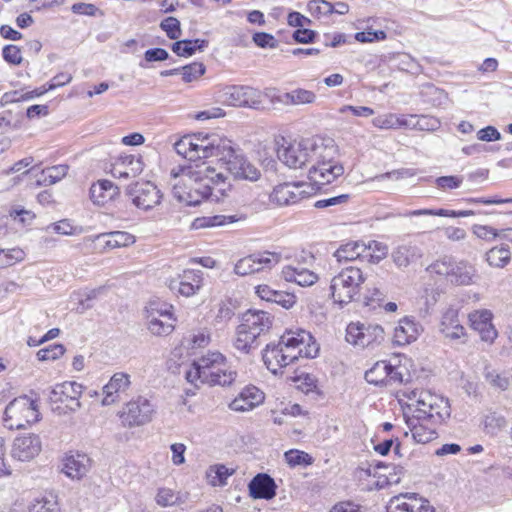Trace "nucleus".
<instances>
[{"label":"nucleus","instance_id":"obj_1","mask_svg":"<svg viewBox=\"0 0 512 512\" xmlns=\"http://www.w3.org/2000/svg\"><path fill=\"white\" fill-rule=\"evenodd\" d=\"M277 142L278 159L292 169L309 167L308 178L317 185H327L342 176L344 167L336 161L337 147L332 139H303Z\"/></svg>","mask_w":512,"mask_h":512},{"label":"nucleus","instance_id":"obj_2","mask_svg":"<svg viewBox=\"0 0 512 512\" xmlns=\"http://www.w3.org/2000/svg\"><path fill=\"white\" fill-rule=\"evenodd\" d=\"M365 282V276L358 267L343 268L331 279L330 290L335 303L348 304L355 300Z\"/></svg>","mask_w":512,"mask_h":512},{"label":"nucleus","instance_id":"obj_3","mask_svg":"<svg viewBox=\"0 0 512 512\" xmlns=\"http://www.w3.org/2000/svg\"><path fill=\"white\" fill-rule=\"evenodd\" d=\"M216 169L211 166L206 167V178H209L213 186L209 184L193 185L189 190H181L179 184H173V195L178 201L183 202L190 206H196L201 203L203 199L215 197L218 200V195L215 192L224 195V190L218 186L224 182V175L221 171L215 173Z\"/></svg>","mask_w":512,"mask_h":512},{"label":"nucleus","instance_id":"obj_4","mask_svg":"<svg viewBox=\"0 0 512 512\" xmlns=\"http://www.w3.org/2000/svg\"><path fill=\"white\" fill-rule=\"evenodd\" d=\"M279 340L288 365L299 358H315L319 353V345L313 336L303 329L286 331Z\"/></svg>","mask_w":512,"mask_h":512},{"label":"nucleus","instance_id":"obj_5","mask_svg":"<svg viewBox=\"0 0 512 512\" xmlns=\"http://www.w3.org/2000/svg\"><path fill=\"white\" fill-rule=\"evenodd\" d=\"M157 413V406L152 399L139 395L124 404L119 411V418L124 427L134 428L152 422Z\"/></svg>","mask_w":512,"mask_h":512},{"label":"nucleus","instance_id":"obj_6","mask_svg":"<svg viewBox=\"0 0 512 512\" xmlns=\"http://www.w3.org/2000/svg\"><path fill=\"white\" fill-rule=\"evenodd\" d=\"M40 413L36 402L27 396L12 400L5 409L4 423L9 429H23L39 420Z\"/></svg>","mask_w":512,"mask_h":512},{"label":"nucleus","instance_id":"obj_7","mask_svg":"<svg viewBox=\"0 0 512 512\" xmlns=\"http://www.w3.org/2000/svg\"><path fill=\"white\" fill-rule=\"evenodd\" d=\"M224 356L220 352H212L194 361L186 372V379L196 385L197 381L210 385L220 384Z\"/></svg>","mask_w":512,"mask_h":512},{"label":"nucleus","instance_id":"obj_8","mask_svg":"<svg viewBox=\"0 0 512 512\" xmlns=\"http://www.w3.org/2000/svg\"><path fill=\"white\" fill-rule=\"evenodd\" d=\"M226 171L235 180L255 182L260 179V170L251 163L238 146L226 145Z\"/></svg>","mask_w":512,"mask_h":512},{"label":"nucleus","instance_id":"obj_9","mask_svg":"<svg viewBox=\"0 0 512 512\" xmlns=\"http://www.w3.org/2000/svg\"><path fill=\"white\" fill-rule=\"evenodd\" d=\"M126 195L138 209L148 211L158 206L162 200V193L150 181H137L126 188Z\"/></svg>","mask_w":512,"mask_h":512},{"label":"nucleus","instance_id":"obj_10","mask_svg":"<svg viewBox=\"0 0 512 512\" xmlns=\"http://www.w3.org/2000/svg\"><path fill=\"white\" fill-rule=\"evenodd\" d=\"M83 392V386L76 382H63L57 384L49 394V401L53 407V410H59L61 407L58 404H65L64 412H75L81 407L79 401Z\"/></svg>","mask_w":512,"mask_h":512},{"label":"nucleus","instance_id":"obj_11","mask_svg":"<svg viewBox=\"0 0 512 512\" xmlns=\"http://www.w3.org/2000/svg\"><path fill=\"white\" fill-rule=\"evenodd\" d=\"M384 340V329L378 324L350 323L346 329V341L355 346L368 347Z\"/></svg>","mask_w":512,"mask_h":512},{"label":"nucleus","instance_id":"obj_12","mask_svg":"<svg viewBox=\"0 0 512 512\" xmlns=\"http://www.w3.org/2000/svg\"><path fill=\"white\" fill-rule=\"evenodd\" d=\"M279 260V254L274 252L264 251L251 254L240 259L235 264L234 272L240 276L249 275L264 269H270L272 266L276 265Z\"/></svg>","mask_w":512,"mask_h":512},{"label":"nucleus","instance_id":"obj_13","mask_svg":"<svg viewBox=\"0 0 512 512\" xmlns=\"http://www.w3.org/2000/svg\"><path fill=\"white\" fill-rule=\"evenodd\" d=\"M305 186L303 182H285L273 188L269 196L271 203L277 206L294 205L310 195L309 192L302 189Z\"/></svg>","mask_w":512,"mask_h":512},{"label":"nucleus","instance_id":"obj_14","mask_svg":"<svg viewBox=\"0 0 512 512\" xmlns=\"http://www.w3.org/2000/svg\"><path fill=\"white\" fill-rule=\"evenodd\" d=\"M226 105L258 109L261 95L258 90L249 86L226 85Z\"/></svg>","mask_w":512,"mask_h":512},{"label":"nucleus","instance_id":"obj_15","mask_svg":"<svg viewBox=\"0 0 512 512\" xmlns=\"http://www.w3.org/2000/svg\"><path fill=\"white\" fill-rule=\"evenodd\" d=\"M387 512H436L428 500L415 493L399 494L390 499Z\"/></svg>","mask_w":512,"mask_h":512},{"label":"nucleus","instance_id":"obj_16","mask_svg":"<svg viewBox=\"0 0 512 512\" xmlns=\"http://www.w3.org/2000/svg\"><path fill=\"white\" fill-rule=\"evenodd\" d=\"M202 272L200 270H184L181 275L169 282L171 291L190 297L195 295L202 286Z\"/></svg>","mask_w":512,"mask_h":512},{"label":"nucleus","instance_id":"obj_17","mask_svg":"<svg viewBox=\"0 0 512 512\" xmlns=\"http://www.w3.org/2000/svg\"><path fill=\"white\" fill-rule=\"evenodd\" d=\"M274 318L263 310H247L242 314L240 324L250 330L256 338L269 332Z\"/></svg>","mask_w":512,"mask_h":512},{"label":"nucleus","instance_id":"obj_18","mask_svg":"<svg viewBox=\"0 0 512 512\" xmlns=\"http://www.w3.org/2000/svg\"><path fill=\"white\" fill-rule=\"evenodd\" d=\"M492 313L489 310H478L469 314V321L473 330L478 332L482 341L493 343L498 332L492 324Z\"/></svg>","mask_w":512,"mask_h":512},{"label":"nucleus","instance_id":"obj_19","mask_svg":"<svg viewBox=\"0 0 512 512\" xmlns=\"http://www.w3.org/2000/svg\"><path fill=\"white\" fill-rule=\"evenodd\" d=\"M249 495L253 499L271 500L276 496L277 485L267 473H258L248 484Z\"/></svg>","mask_w":512,"mask_h":512},{"label":"nucleus","instance_id":"obj_20","mask_svg":"<svg viewBox=\"0 0 512 512\" xmlns=\"http://www.w3.org/2000/svg\"><path fill=\"white\" fill-rule=\"evenodd\" d=\"M41 450V441L39 436L29 434L17 437L14 440L12 456L20 461H29L34 458Z\"/></svg>","mask_w":512,"mask_h":512},{"label":"nucleus","instance_id":"obj_21","mask_svg":"<svg viewBox=\"0 0 512 512\" xmlns=\"http://www.w3.org/2000/svg\"><path fill=\"white\" fill-rule=\"evenodd\" d=\"M264 393L255 386H246L229 404L231 410L245 412L252 410L264 401Z\"/></svg>","mask_w":512,"mask_h":512},{"label":"nucleus","instance_id":"obj_22","mask_svg":"<svg viewBox=\"0 0 512 512\" xmlns=\"http://www.w3.org/2000/svg\"><path fill=\"white\" fill-rule=\"evenodd\" d=\"M194 141L197 144V154L200 159L213 156H220L224 150L222 146V138L219 135L198 132L193 134Z\"/></svg>","mask_w":512,"mask_h":512},{"label":"nucleus","instance_id":"obj_23","mask_svg":"<svg viewBox=\"0 0 512 512\" xmlns=\"http://www.w3.org/2000/svg\"><path fill=\"white\" fill-rule=\"evenodd\" d=\"M131 384L130 376L123 372L115 373L103 387L102 405L109 406L119 401V393L125 392Z\"/></svg>","mask_w":512,"mask_h":512},{"label":"nucleus","instance_id":"obj_24","mask_svg":"<svg viewBox=\"0 0 512 512\" xmlns=\"http://www.w3.org/2000/svg\"><path fill=\"white\" fill-rule=\"evenodd\" d=\"M96 241L102 243V250L104 251L129 246L135 242V237L125 231H113L84 238L85 243Z\"/></svg>","mask_w":512,"mask_h":512},{"label":"nucleus","instance_id":"obj_25","mask_svg":"<svg viewBox=\"0 0 512 512\" xmlns=\"http://www.w3.org/2000/svg\"><path fill=\"white\" fill-rule=\"evenodd\" d=\"M91 467V459L84 453L66 455L62 471L71 479H81Z\"/></svg>","mask_w":512,"mask_h":512},{"label":"nucleus","instance_id":"obj_26","mask_svg":"<svg viewBox=\"0 0 512 512\" xmlns=\"http://www.w3.org/2000/svg\"><path fill=\"white\" fill-rule=\"evenodd\" d=\"M282 277L285 281L294 282L302 287L311 286L318 280V275L301 263L285 266L282 269Z\"/></svg>","mask_w":512,"mask_h":512},{"label":"nucleus","instance_id":"obj_27","mask_svg":"<svg viewBox=\"0 0 512 512\" xmlns=\"http://www.w3.org/2000/svg\"><path fill=\"white\" fill-rule=\"evenodd\" d=\"M142 171L143 162L140 157L134 155L121 157L111 169V173L115 178L136 177Z\"/></svg>","mask_w":512,"mask_h":512},{"label":"nucleus","instance_id":"obj_28","mask_svg":"<svg viewBox=\"0 0 512 512\" xmlns=\"http://www.w3.org/2000/svg\"><path fill=\"white\" fill-rule=\"evenodd\" d=\"M262 359L267 369L273 374H277L283 367L288 366L280 340L276 344L271 343L266 345L262 352Z\"/></svg>","mask_w":512,"mask_h":512},{"label":"nucleus","instance_id":"obj_29","mask_svg":"<svg viewBox=\"0 0 512 512\" xmlns=\"http://www.w3.org/2000/svg\"><path fill=\"white\" fill-rule=\"evenodd\" d=\"M420 247L412 243H403L394 248L391 256L398 268H406L422 257Z\"/></svg>","mask_w":512,"mask_h":512},{"label":"nucleus","instance_id":"obj_30","mask_svg":"<svg viewBox=\"0 0 512 512\" xmlns=\"http://www.w3.org/2000/svg\"><path fill=\"white\" fill-rule=\"evenodd\" d=\"M419 335V325L413 318L404 317L394 329V343L403 346L415 341Z\"/></svg>","mask_w":512,"mask_h":512},{"label":"nucleus","instance_id":"obj_31","mask_svg":"<svg viewBox=\"0 0 512 512\" xmlns=\"http://www.w3.org/2000/svg\"><path fill=\"white\" fill-rule=\"evenodd\" d=\"M171 186L179 184L181 190H189L193 185H199L201 179L200 172L192 166H177L170 172Z\"/></svg>","mask_w":512,"mask_h":512},{"label":"nucleus","instance_id":"obj_32","mask_svg":"<svg viewBox=\"0 0 512 512\" xmlns=\"http://www.w3.org/2000/svg\"><path fill=\"white\" fill-rule=\"evenodd\" d=\"M427 419H418L417 417L408 416L406 423L412 433L414 440L418 443H428L437 437V433L433 427L426 426L423 422Z\"/></svg>","mask_w":512,"mask_h":512},{"label":"nucleus","instance_id":"obj_33","mask_svg":"<svg viewBox=\"0 0 512 512\" xmlns=\"http://www.w3.org/2000/svg\"><path fill=\"white\" fill-rule=\"evenodd\" d=\"M453 271L450 273L449 281L456 285H469L476 276V270L473 265L467 261L454 260Z\"/></svg>","mask_w":512,"mask_h":512},{"label":"nucleus","instance_id":"obj_34","mask_svg":"<svg viewBox=\"0 0 512 512\" xmlns=\"http://www.w3.org/2000/svg\"><path fill=\"white\" fill-rule=\"evenodd\" d=\"M117 194V187L109 180H99L90 188V198L95 204L104 205Z\"/></svg>","mask_w":512,"mask_h":512},{"label":"nucleus","instance_id":"obj_35","mask_svg":"<svg viewBox=\"0 0 512 512\" xmlns=\"http://www.w3.org/2000/svg\"><path fill=\"white\" fill-rule=\"evenodd\" d=\"M427 396H434L429 391H412L409 395V399L411 401H415V404L409 405V410L412 409V406H414V410L412 411L411 417H417L418 419H427V416L429 414V410L432 405V401L427 400L429 399Z\"/></svg>","mask_w":512,"mask_h":512},{"label":"nucleus","instance_id":"obj_36","mask_svg":"<svg viewBox=\"0 0 512 512\" xmlns=\"http://www.w3.org/2000/svg\"><path fill=\"white\" fill-rule=\"evenodd\" d=\"M441 332L446 338L460 339L465 334L464 327L459 323L455 310L447 311L442 318Z\"/></svg>","mask_w":512,"mask_h":512},{"label":"nucleus","instance_id":"obj_37","mask_svg":"<svg viewBox=\"0 0 512 512\" xmlns=\"http://www.w3.org/2000/svg\"><path fill=\"white\" fill-rule=\"evenodd\" d=\"M366 253V244L361 241H351L341 245L334 253L338 262L352 261Z\"/></svg>","mask_w":512,"mask_h":512},{"label":"nucleus","instance_id":"obj_38","mask_svg":"<svg viewBox=\"0 0 512 512\" xmlns=\"http://www.w3.org/2000/svg\"><path fill=\"white\" fill-rule=\"evenodd\" d=\"M427 397L429 398L428 400L432 401V405L427 416L428 420H431L434 423H442L450 417V406L447 399L435 394L434 396Z\"/></svg>","mask_w":512,"mask_h":512},{"label":"nucleus","instance_id":"obj_39","mask_svg":"<svg viewBox=\"0 0 512 512\" xmlns=\"http://www.w3.org/2000/svg\"><path fill=\"white\" fill-rule=\"evenodd\" d=\"M233 346L238 351L248 354L251 350L258 347V342L257 338L252 335L250 330H247L244 326L239 324L236 329Z\"/></svg>","mask_w":512,"mask_h":512},{"label":"nucleus","instance_id":"obj_40","mask_svg":"<svg viewBox=\"0 0 512 512\" xmlns=\"http://www.w3.org/2000/svg\"><path fill=\"white\" fill-rule=\"evenodd\" d=\"M420 95L424 102L435 107L442 106L447 101V93L432 83L422 85Z\"/></svg>","mask_w":512,"mask_h":512},{"label":"nucleus","instance_id":"obj_41","mask_svg":"<svg viewBox=\"0 0 512 512\" xmlns=\"http://www.w3.org/2000/svg\"><path fill=\"white\" fill-rule=\"evenodd\" d=\"M207 42L202 39L195 40H180L172 44V51L180 57H190L197 50H202L206 46Z\"/></svg>","mask_w":512,"mask_h":512},{"label":"nucleus","instance_id":"obj_42","mask_svg":"<svg viewBox=\"0 0 512 512\" xmlns=\"http://www.w3.org/2000/svg\"><path fill=\"white\" fill-rule=\"evenodd\" d=\"M174 148L179 155L189 161L200 160V155L197 154V144L192 135L183 136L174 144Z\"/></svg>","mask_w":512,"mask_h":512},{"label":"nucleus","instance_id":"obj_43","mask_svg":"<svg viewBox=\"0 0 512 512\" xmlns=\"http://www.w3.org/2000/svg\"><path fill=\"white\" fill-rule=\"evenodd\" d=\"M176 319L158 318L155 315H148V329L156 336H167L175 328Z\"/></svg>","mask_w":512,"mask_h":512},{"label":"nucleus","instance_id":"obj_44","mask_svg":"<svg viewBox=\"0 0 512 512\" xmlns=\"http://www.w3.org/2000/svg\"><path fill=\"white\" fill-rule=\"evenodd\" d=\"M511 260V253L509 246L501 245L500 247H493L486 253V261L492 267L503 268Z\"/></svg>","mask_w":512,"mask_h":512},{"label":"nucleus","instance_id":"obj_45","mask_svg":"<svg viewBox=\"0 0 512 512\" xmlns=\"http://www.w3.org/2000/svg\"><path fill=\"white\" fill-rule=\"evenodd\" d=\"M477 212L472 210H449V209H418L409 211L404 214V216H423V215H432V216H442V217H467L471 215H475Z\"/></svg>","mask_w":512,"mask_h":512},{"label":"nucleus","instance_id":"obj_46","mask_svg":"<svg viewBox=\"0 0 512 512\" xmlns=\"http://www.w3.org/2000/svg\"><path fill=\"white\" fill-rule=\"evenodd\" d=\"M388 362L378 361L365 373V380L376 386H385Z\"/></svg>","mask_w":512,"mask_h":512},{"label":"nucleus","instance_id":"obj_47","mask_svg":"<svg viewBox=\"0 0 512 512\" xmlns=\"http://www.w3.org/2000/svg\"><path fill=\"white\" fill-rule=\"evenodd\" d=\"M68 172L67 165H56L48 167L41 172V177L37 180L38 185H52L60 181Z\"/></svg>","mask_w":512,"mask_h":512},{"label":"nucleus","instance_id":"obj_48","mask_svg":"<svg viewBox=\"0 0 512 512\" xmlns=\"http://www.w3.org/2000/svg\"><path fill=\"white\" fill-rule=\"evenodd\" d=\"M30 512H60L59 504L54 495H43L31 503Z\"/></svg>","mask_w":512,"mask_h":512},{"label":"nucleus","instance_id":"obj_49","mask_svg":"<svg viewBox=\"0 0 512 512\" xmlns=\"http://www.w3.org/2000/svg\"><path fill=\"white\" fill-rule=\"evenodd\" d=\"M210 342V335L205 329L193 331L183 339L182 345L188 350L203 348Z\"/></svg>","mask_w":512,"mask_h":512},{"label":"nucleus","instance_id":"obj_50","mask_svg":"<svg viewBox=\"0 0 512 512\" xmlns=\"http://www.w3.org/2000/svg\"><path fill=\"white\" fill-rule=\"evenodd\" d=\"M454 260L450 256H444L427 267V271L431 274L445 276L448 280L450 273L453 271Z\"/></svg>","mask_w":512,"mask_h":512},{"label":"nucleus","instance_id":"obj_51","mask_svg":"<svg viewBox=\"0 0 512 512\" xmlns=\"http://www.w3.org/2000/svg\"><path fill=\"white\" fill-rule=\"evenodd\" d=\"M387 254L388 247L382 242L373 240L366 244V253H364V257H368L370 262L378 263L383 260Z\"/></svg>","mask_w":512,"mask_h":512},{"label":"nucleus","instance_id":"obj_52","mask_svg":"<svg viewBox=\"0 0 512 512\" xmlns=\"http://www.w3.org/2000/svg\"><path fill=\"white\" fill-rule=\"evenodd\" d=\"M483 424L487 433L497 434L507 426V420L503 415L491 412L485 416Z\"/></svg>","mask_w":512,"mask_h":512},{"label":"nucleus","instance_id":"obj_53","mask_svg":"<svg viewBox=\"0 0 512 512\" xmlns=\"http://www.w3.org/2000/svg\"><path fill=\"white\" fill-rule=\"evenodd\" d=\"M284 457L290 467H306L313 463V458L308 453L296 449L285 452Z\"/></svg>","mask_w":512,"mask_h":512},{"label":"nucleus","instance_id":"obj_54","mask_svg":"<svg viewBox=\"0 0 512 512\" xmlns=\"http://www.w3.org/2000/svg\"><path fill=\"white\" fill-rule=\"evenodd\" d=\"M156 503L162 507L172 506L184 503V499L179 493H175L169 488H160L156 495Z\"/></svg>","mask_w":512,"mask_h":512},{"label":"nucleus","instance_id":"obj_55","mask_svg":"<svg viewBox=\"0 0 512 512\" xmlns=\"http://www.w3.org/2000/svg\"><path fill=\"white\" fill-rule=\"evenodd\" d=\"M485 379L490 386L501 391L507 390L511 382L510 377L505 372L488 371L485 373Z\"/></svg>","mask_w":512,"mask_h":512},{"label":"nucleus","instance_id":"obj_56","mask_svg":"<svg viewBox=\"0 0 512 512\" xmlns=\"http://www.w3.org/2000/svg\"><path fill=\"white\" fill-rule=\"evenodd\" d=\"M23 259L24 251L20 248H13L10 250L0 249V268L9 267Z\"/></svg>","mask_w":512,"mask_h":512},{"label":"nucleus","instance_id":"obj_57","mask_svg":"<svg viewBox=\"0 0 512 512\" xmlns=\"http://www.w3.org/2000/svg\"><path fill=\"white\" fill-rule=\"evenodd\" d=\"M377 468H384L387 470V473L384 474L386 477V483L388 485L398 484L401 480V477L404 475V468L401 465L394 464H377Z\"/></svg>","mask_w":512,"mask_h":512},{"label":"nucleus","instance_id":"obj_58","mask_svg":"<svg viewBox=\"0 0 512 512\" xmlns=\"http://www.w3.org/2000/svg\"><path fill=\"white\" fill-rule=\"evenodd\" d=\"M205 72V67L202 63L194 62L191 64H188L182 68H180V73L182 74L183 81L189 83L197 78H199L201 75H203Z\"/></svg>","mask_w":512,"mask_h":512},{"label":"nucleus","instance_id":"obj_59","mask_svg":"<svg viewBox=\"0 0 512 512\" xmlns=\"http://www.w3.org/2000/svg\"><path fill=\"white\" fill-rule=\"evenodd\" d=\"M65 352L62 344H53L49 347L40 349L37 352V358L40 361H53L59 359Z\"/></svg>","mask_w":512,"mask_h":512},{"label":"nucleus","instance_id":"obj_60","mask_svg":"<svg viewBox=\"0 0 512 512\" xmlns=\"http://www.w3.org/2000/svg\"><path fill=\"white\" fill-rule=\"evenodd\" d=\"M160 28L165 31L169 39L176 40L181 36L180 22L175 17H167L162 20Z\"/></svg>","mask_w":512,"mask_h":512},{"label":"nucleus","instance_id":"obj_61","mask_svg":"<svg viewBox=\"0 0 512 512\" xmlns=\"http://www.w3.org/2000/svg\"><path fill=\"white\" fill-rule=\"evenodd\" d=\"M472 232L477 238L487 242H492L499 236V230L488 225L475 224L472 226Z\"/></svg>","mask_w":512,"mask_h":512},{"label":"nucleus","instance_id":"obj_62","mask_svg":"<svg viewBox=\"0 0 512 512\" xmlns=\"http://www.w3.org/2000/svg\"><path fill=\"white\" fill-rule=\"evenodd\" d=\"M310 12L319 16H328L334 13V4L326 0H312L308 4Z\"/></svg>","mask_w":512,"mask_h":512},{"label":"nucleus","instance_id":"obj_63","mask_svg":"<svg viewBox=\"0 0 512 512\" xmlns=\"http://www.w3.org/2000/svg\"><path fill=\"white\" fill-rule=\"evenodd\" d=\"M403 368L400 366H392L388 363L387 378L385 387L401 385L404 383Z\"/></svg>","mask_w":512,"mask_h":512},{"label":"nucleus","instance_id":"obj_64","mask_svg":"<svg viewBox=\"0 0 512 512\" xmlns=\"http://www.w3.org/2000/svg\"><path fill=\"white\" fill-rule=\"evenodd\" d=\"M207 482L212 485L224 484V465H213L206 471Z\"/></svg>","mask_w":512,"mask_h":512}]
</instances>
